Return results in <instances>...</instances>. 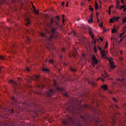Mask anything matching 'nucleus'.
<instances>
[{
	"label": "nucleus",
	"mask_w": 126,
	"mask_h": 126,
	"mask_svg": "<svg viewBox=\"0 0 126 126\" xmlns=\"http://www.w3.org/2000/svg\"><path fill=\"white\" fill-rule=\"evenodd\" d=\"M67 120L63 119L62 120V124L64 126H75L76 125V126H83L81 123L83 121L85 122L87 121V118L82 116L79 117L77 120L74 117L72 118L70 116H67ZM76 123H78L77 125Z\"/></svg>",
	"instance_id": "nucleus-1"
},
{
	"label": "nucleus",
	"mask_w": 126,
	"mask_h": 126,
	"mask_svg": "<svg viewBox=\"0 0 126 126\" xmlns=\"http://www.w3.org/2000/svg\"><path fill=\"white\" fill-rule=\"evenodd\" d=\"M98 60L96 58V56L95 55H93L92 57V63L93 64V66H95L96 64H98Z\"/></svg>",
	"instance_id": "nucleus-2"
},
{
	"label": "nucleus",
	"mask_w": 126,
	"mask_h": 126,
	"mask_svg": "<svg viewBox=\"0 0 126 126\" xmlns=\"http://www.w3.org/2000/svg\"><path fill=\"white\" fill-rule=\"evenodd\" d=\"M98 49L100 51V53L103 59H106V51L102 50V48L98 46Z\"/></svg>",
	"instance_id": "nucleus-3"
},
{
	"label": "nucleus",
	"mask_w": 126,
	"mask_h": 126,
	"mask_svg": "<svg viewBox=\"0 0 126 126\" xmlns=\"http://www.w3.org/2000/svg\"><path fill=\"white\" fill-rule=\"evenodd\" d=\"M113 59L112 58H110L108 59V61L110 63V67L114 69V68H116V66L114 65V61Z\"/></svg>",
	"instance_id": "nucleus-4"
},
{
	"label": "nucleus",
	"mask_w": 126,
	"mask_h": 126,
	"mask_svg": "<svg viewBox=\"0 0 126 126\" xmlns=\"http://www.w3.org/2000/svg\"><path fill=\"white\" fill-rule=\"evenodd\" d=\"M54 94V91L50 90L48 92L45 94V95L47 96V97H51V96H53Z\"/></svg>",
	"instance_id": "nucleus-5"
},
{
	"label": "nucleus",
	"mask_w": 126,
	"mask_h": 126,
	"mask_svg": "<svg viewBox=\"0 0 126 126\" xmlns=\"http://www.w3.org/2000/svg\"><path fill=\"white\" fill-rule=\"evenodd\" d=\"M120 18L119 17H113V18L110 19V23H114V21H117Z\"/></svg>",
	"instance_id": "nucleus-6"
},
{
	"label": "nucleus",
	"mask_w": 126,
	"mask_h": 126,
	"mask_svg": "<svg viewBox=\"0 0 126 126\" xmlns=\"http://www.w3.org/2000/svg\"><path fill=\"white\" fill-rule=\"evenodd\" d=\"M0 109H1V112H7V111H9V109L8 108H6L4 107H0Z\"/></svg>",
	"instance_id": "nucleus-7"
},
{
	"label": "nucleus",
	"mask_w": 126,
	"mask_h": 126,
	"mask_svg": "<svg viewBox=\"0 0 126 126\" xmlns=\"http://www.w3.org/2000/svg\"><path fill=\"white\" fill-rule=\"evenodd\" d=\"M124 81H125L124 78H123L122 79L118 78L117 79V83H119V82H122L123 83V85H125V83H124Z\"/></svg>",
	"instance_id": "nucleus-8"
},
{
	"label": "nucleus",
	"mask_w": 126,
	"mask_h": 126,
	"mask_svg": "<svg viewBox=\"0 0 126 126\" xmlns=\"http://www.w3.org/2000/svg\"><path fill=\"white\" fill-rule=\"evenodd\" d=\"M89 33L90 36L92 37L93 40H94V34H93V32H92V31H91V30H89Z\"/></svg>",
	"instance_id": "nucleus-9"
},
{
	"label": "nucleus",
	"mask_w": 126,
	"mask_h": 126,
	"mask_svg": "<svg viewBox=\"0 0 126 126\" xmlns=\"http://www.w3.org/2000/svg\"><path fill=\"white\" fill-rule=\"evenodd\" d=\"M102 76L103 77H104V78H106L107 77H109V75L106 71H104V74H102Z\"/></svg>",
	"instance_id": "nucleus-10"
},
{
	"label": "nucleus",
	"mask_w": 126,
	"mask_h": 126,
	"mask_svg": "<svg viewBox=\"0 0 126 126\" xmlns=\"http://www.w3.org/2000/svg\"><path fill=\"white\" fill-rule=\"evenodd\" d=\"M54 22H56V21L54 20V19L52 18L50 20V24L49 25V27H52V24H53Z\"/></svg>",
	"instance_id": "nucleus-11"
},
{
	"label": "nucleus",
	"mask_w": 126,
	"mask_h": 126,
	"mask_svg": "<svg viewBox=\"0 0 126 126\" xmlns=\"http://www.w3.org/2000/svg\"><path fill=\"white\" fill-rule=\"evenodd\" d=\"M9 83H12L13 85H14L15 87V85H17V83H16V82H14L12 80H10Z\"/></svg>",
	"instance_id": "nucleus-12"
},
{
	"label": "nucleus",
	"mask_w": 126,
	"mask_h": 126,
	"mask_svg": "<svg viewBox=\"0 0 126 126\" xmlns=\"http://www.w3.org/2000/svg\"><path fill=\"white\" fill-rule=\"evenodd\" d=\"M102 87L104 90H108V86L107 85H103Z\"/></svg>",
	"instance_id": "nucleus-13"
},
{
	"label": "nucleus",
	"mask_w": 126,
	"mask_h": 126,
	"mask_svg": "<svg viewBox=\"0 0 126 126\" xmlns=\"http://www.w3.org/2000/svg\"><path fill=\"white\" fill-rule=\"evenodd\" d=\"M31 23V21H30V20L29 19H27V23L26 24V25L27 26L29 25Z\"/></svg>",
	"instance_id": "nucleus-14"
},
{
	"label": "nucleus",
	"mask_w": 126,
	"mask_h": 126,
	"mask_svg": "<svg viewBox=\"0 0 126 126\" xmlns=\"http://www.w3.org/2000/svg\"><path fill=\"white\" fill-rule=\"evenodd\" d=\"M122 31H124V32L120 34V38H122V36H123V35H124L125 32H126V30H124V28H123Z\"/></svg>",
	"instance_id": "nucleus-15"
},
{
	"label": "nucleus",
	"mask_w": 126,
	"mask_h": 126,
	"mask_svg": "<svg viewBox=\"0 0 126 126\" xmlns=\"http://www.w3.org/2000/svg\"><path fill=\"white\" fill-rule=\"evenodd\" d=\"M33 11H34L35 14H38V11H37V9H36V8L34 6H33Z\"/></svg>",
	"instance_id": "nucleus-16"
},
{
	"label": "nucleus",
	"mask_w": 126,
	"mask_h": 126,
	"mask_svg": "<svg viewBox=\"0 0 126 126\" xmlns=\"http://www.w3.org/2000/svg\"><path fill=\"white\" fill-rule=\"evenodd\" d=\"M54 34H52L48 39L49 41H52V38H54Z\"/></svg>",
	"instance_id": "nucleus-17"
},
{
	"label": "nucleus",
	"mask_w": 126,
	"mask_h": 126,
	"mask_svg": "<svg viewBox=\"0 0 126 126\" xmlns=\"http://www.w3.org/2000/svg\"><path fill=\"white\" fill-rule=\"evenodd\" d=\"M94 6L95 9H96V10H97L98 9V3H97V2H95Z\"/></svg>",
	"instance_id": "nucleus-18"
},
{
	"label": "nucleus",
	"mask_w": 126,
	"mask_h": 126,
	"mask_svg": "<svg viewBox=\"0 0 126 126\" xmlns=\"http://www.w3.org/2000/svg\"><path fill=\"white\" fill-rule=\"evenodd\" d=\"M42 71L47 72V71H49V69H48V68H42Z\"/></svg>",
	"instance_id": "nucleus-19"
},
{
	"label": "nucleus",
	"mask_w": 126,
	"mask_h": 126,
	"mask_svg": "<svg viewBox=\"0 0 126 126\" xmlns=\"http://www.w3.org/2000/svg\"><path fill=\"white\" fill-rule=\"evenodd\" d=\"M33 79L34 80H39V76L38 75L35 76Z\"/></svg>",
	"instance_id": "nucleus-20"
},
{
	"label": "nucleus",
	"mask_w": 126,
	"mask_h": 126,
	"mask_svg": "<svg viewBox=\"0 0 126 126\" xmlns=\"http://www.w3.org/2000/svg\"><path fill=\"white\" fill-rule=\"evenodd\" d=\"M125 7H126L125 5H122L121 6H120L119 7V9H124V8H125Z\"/></svg>",
	"instance_id": "nucleus-21"
},
{
	"label": "nucleus",
	"mask_w": 126,
	"mask_h": 126,
	"mask_svg": "<svg viewBox=\"0 0 126 126\" xmlns=\"http://www.w3.org/2000/svg\"><path fill=\"white\" fill-rule=\"evenodd\" d=\"M51 32L52 33H55V32H56V29H55V28H53L52 29H51Z\"/></svg>",
	"instance_id": "nucleus-22"
},
{
	"label": "nucleus",
	"mask_w": 126,
	"mask_h": 126,
	"mask_svg": "<svg viewBox=\"0 0 126 126\" xmlns=\"http://www.w3.org/2000/svg\"><path fill=\"white\" fill-rule=\"evenodd\" d=\"M70 70H71V71H73V72H75V71H76V69H74V68H72V67H71V68H70Z\"/></svg>",
	"instance_id": "nucleus-23"
},
{
	"label": "nucleus",
	"mask_w": 126,
	"mask_h": 126,
	"mask_svg": "<svg viewBox=\"0 0 126 126\" xmlns=\"http://www.w3.org/2000/svg\"><path fill=\"white\" fill-rule=\"evenodd\" d=\"M88 22H89V23H92V22H93V19L90 18V19L88 20Z\"/></svg>",
	"instance_id": "nucleus-24"
},
{
	"label": "nucleus",
	"mask_w": 126,
	"mask_h": 126,
	"mask_svg": "<svg viewBox=\"0 0 126 126\" xmlns=\"http://www.w3.org/2000/svg\"><path fill=\"white\" fill-rule=\"evenodd\" d=\"M115 32H117V30L116 29V28L112 30V33H115Z\"/></svg>",
	"instance_id": "nucleus-25"
},
{
	"label": "nucleus",
	"mask_w": 126,
	"mask_h": 126,
	"mask_svg": "<svg viewBox=\"0 0 126 126\" xmlns=\"http://www.w3.org/2000/svg\"><path fill=\"white\" fill-rule=\"evenodd\" d=\"M108 48V42H106V44H105V45L104 46V48L105 49H107Z\"/></svg>",
	"instance_id": "nucleus-26"
},
{
	"label": "nucleus",
	"mask_w": 126,
	"mask_h": 126,
	"mask_svg": "<svg viewBox=\"0 0 126 126\" xmlns=\"http://www.w3.org/2000/svg\"><path fill=\"white\" fill-rule=\"evenodd\" d=\"M18 126H24V123H20L18 124Z\"/></svg>",
	"instance_id": "nucleus-27"
},
{
	"label": "nucleus",
	"mask_w": 126,
	"mask_h": 126,
	"mask_svg": "<svg viewBox=\"0 0 126 126\" xmlns=\"http://www.w3.org/2000/svg\"><path fill=\"white\" fill-rule=\"evenodd\" d=\"M49 62L50 63H54V60H52V59H50L49 60Z\"/></svg>",
	"instance_id": "nucleus-28"
},
{
	"label": "nucleus",
	"mask_w": 126,
	"mask_h": 126,
	"mask_svg": "<svg viewBox=\"0 0 126 126\" xmlns=\"http://www.w3.org/2000/svg\"><path fill=\"white\" fill-rule=\"evenodd\" d=\"M89 9H90V10H91V11H93L94 9L93 8H92V7H91V5H90V8H89Z\"/></svg>",
	"instance_id": "nucleus-29"
},
{
	"label": "nucleus",
	"mask_w": 126,
	"mask_h": 126,
	"mask_svg": "<svg viewBox=\"0 0 126 126\" xmlns=\"http://www.w3.org/2000/svg\"><path fill=\"white\" fill-rule=\"evenodd\" d=\"M98 41H99V39H98V38H95V39H94V44H96V42H98Z\"/></svg>",
	"instance_id": "nucleus-30"
},
{
	"label": "nucleus",
	"mask_w": 126,
	"mask_h": 126,
	"mask_svg": "<svg viewBox=\"0 0 126 126\" xmlns=\"http://www.w3.org/2000/svg\"><path fill=\"white\" fill-rule=\"evenodd\" d=\"M0 60H3V61H4L5 57H2V56H0Z\"/></svg>",
	"instance_id": "nucleus-31"
},
{
	"label": "nucleus",
	"mask_w": 126,
	"mask_h": 126,
	"mask_svg": "<svg viewBox=\"0 0 126 126\" xmlns=\"http://www.w3.org/2000/svg\"><path fill=\"white\" fill-rule=\"evenodd\" d=\"M57 90H58L59 91H62L63 90L62 89H61L60 88L57 87L56 88Z\"/></svg>",
	"instance_id": "nucleus-32"
},
{
	"label": "nucleus",
	"mask_w": 126,
	"mask_h": 126,
	"mask_svg": "<svg viewBox=\"0 0 126 126\" xmlns=\"http://www.w3.org/2000/svg\"><path fill=\"white\" fill-rule=\"evenodd\" d=\"M1 2V3H6V0H2Z\"/></svg>",
	"instance_id": "nucleus-33"
},
{
	"label": "nucleus",
	"mask_w": 126,
	"mask_h": 126,
	"mask_svg": "<svg viewBox=\"0 0 126 126\" xmlns=\"http://www.w3.org/2000/svg\"><path fill=\"white\" fill-rule=\"evenodd\" d=\"M126 17L123 19V24H124V23H126Z\"/></svg>",
	"instance_id": "nucleus-34"
},
{
	"label": "nucleus",
	"mask_w": 126,
	"mask_h": 126,
	"mask_svg": "<svg viewBox=\"0 0 126 126\" xmlns=\"http://www.w3.org/2000/svg\"><path fill=\"white\" fill-rule=\"evenodd\" d=\"M37 87H38V88H41V87L42 89H43L44 88V86H41L40 85H38Z\"/></svg>",
	"instance_id": "nucleus-35"
},
{
	"label": "nucleus",
	"mask_w": 126,
	"mask_h": 126,
	"mask_svg": "<svg viewBox=\"0 0 126 126\" xmlns=\"http://www.w3.org/2000/svg\"><path fill=\"white\" fill-rule=\"evenodd\" d=\"M63 18L62 20V22H63V23H64V18H63V17H64V15H63Z\"/></svg>",
	"instance_id": "nucleus-36"
},
{
	"label": "nucleus",
	"mask_w": 126,
	"mask_h": 126,
	"mask_svg": "<svg viewBox=\"0 0 126 126\" xmlns=\"http://www.w3.org/2000/svg\"><path fill=\"white\" fill-rule=\"evenodd\" d=\"M94 53H97V48L96 47H94Z\"/></svg>",
	"instance_id": "nucleus-37"
},
{
	"label": "nucleus",
	"mask_w": 126,
	"mask_h": 126,
	"mask_svg": "<svg viewBox=\"0 0 126 126\" xmlns=\"http://www.w3.org/2000/svg\"><path fill=\"white\" fill-rule=\"evenodd\" d=\"M11 99L13 100V101H16V99L14 97V96L12 97Z\"/></svg>",
	"instance_id": "nucleus-38"
},
{
	"label": "nucleus",
	"mask_w": 126,
	"mask_h": 126,
	"mask_svg": "<svg viewBox=\"0 0 126 126\" xmlns=\"http://www.w3.org/2000/svg\"><path fill=\"white\" fill-rule=\"evenodd\" d=\"M100 79H101V80H102V81H105L104 80V79L102 78H98L97 80H100Z\"/></svg>",
	"instance_id": "nucleus-39"
},
{
	"label": "nucleus",
	"mask_w": 126,
	"mask_h": 126,
	"mask_svg": "<svg viewBox=\"0 0 126 126\" xmlns=\"http://www.w3.org/2000/svg\"><path fill=\"white\" fill-rule=\"evenodd\" d=\"M90 18L93 19V13L91 14Z\"/></svg>",
	"instance_id": "nucleus-40"
},
{
	"label": "nucleus",
	"mask_w": 126,
	"mask_h": 126,
	"mask_svg": "<svg viewBox=\"0 0 126 126\" xmlns=\"http://www.w3.org/2000/svg\"><path fill=\"white\" fill-rule=\"evenodd\" d=\"M116 3H117V5H120V1L117 0L116 2Z\"/></svg>",
	"instance_id": "nucleus-41"
},
{
	"label": "nucleus",
	"mask_w": 126,
	"mask_h": 126,
	"mask_svg": "<svg viewBox=\"0 0 126 126\" xmlns=\"http://www.w3.org/2000/svg\"><path fill=\"white\" fill-rule=\"evenodd\" d=\"M41 35L42 36V37H45V36H46V35H45V33H42Z\"/></svg>",
	"instance_id": "nucleus-42"
},
{
	"label": "nucleus",
	"mask_w": 126,
	"mask_h": 126,
	"mask_svg": "<svg viewBox=\"0 0 126 126\" xmlns=\"http://www.w3.org/2000/svg\"><path fill=\"white\" fill-rule=\"evenodd\" d=\"M100 27H103V22L100 24Z\"/></svg>",
	"instance_id": "nucleus-43"
},
{
	"label": "nucleus",
	"mask_w": 126,
	"mask_h": 126,
	"mask_svg": "<svg viewBox=\"0 0 126 126\" xmlns=\"http://www.w3.org/2000/svg\"><path fill=\"white\" fill-rule=\"evenodd\" d=\"M99 40L102 42L103 41V38L99 37Z\"/></svg>",
	"instance_id": "nucleus-44"
},
{
	"label": "nucleus",
	"mask_w": 126,
	"mask_h": 126,
	"mask_svg": "<svg viewBox=\"0 0 126 126\" xmlns=\"http://www.w3.org/2000/svg\"><path fill=\"white\" fill-rule=\"evenodd\" d=\"M124 38H125V36H123V37L120 39V42H122V41H123V39H124Z\"/></svg>",
	"instance_id": "nucleus-45"
},
{
	"label": "nucleus",
	"mask_w": 126,
	"mask_h": 126,
	"mask_svg": "<svg viewBox=\"0 0 126 126\" xmlns=\"http://www.w3.org/2000/svg\"><path fill=\"white\" fill-rule=\"evenodd\" d=\"M113 101H115V102H117V99H116L115 98L113 97Z\"/></svg>",
	"instance_id": "nucleus-46"
},
{
	"label": "nucleus",
	"mask_w": 126,
	"mask_h": 126,
	"mask_svg": "<svg viewBox=\"0 0 126 126\" xmlns=\"http://www.w3.org/2000/svg\"><path fill=\"white\" fill-rule=\"evenodd\" d=\"M82 56V58H85V55L84 54H83Z\"/></svg>",
	"instance_id": "nucleus-47"
},
{
	"label": "nucleus",
	"mask_w": 126,
	"mask_h": 126,
	"mask_svg": "<svg viewBox=\"0 0 126 126\" xmlns=\"http://www.w3.org/2000/svg\"><path fill=\"white\" fill-rule=\"evenodd\" d=\"M96 17H98V16L99 15V13L97 12L96 13Z\"/></svg>",
	"instance_id": "nucleus-48"
},
{
	"label": "nucleus",
	"mask_w": 126,
	"mask_h": 126,
	"mask_svg": "<svg viewBox=\"0 0 126 126\" xmlns=\"http://www.w3.org/2000/svg\"><path fill=\"white\" fill-rule=\"evenodd\" d=\"M117 8H120V5H117Z\"/></svg>",
	"instance_id": "nucleus-49"
},
{
	"label": "nucleus",
	"mask_w": 126,
	"mask_h": 126,
	"mask_svg": "<svg viewBox=\"0 0 126 126\" xmlns=\"http://www.w3.org/2000/svg\"><path fill=\"white\" fill-rule=\"evenodd\" d=\"M88 105H85L84 106V108H88Z\"/></svg>",
	"instance_id": "nucleus-50"
},
{
	"label": "nucleus",
	"mask_w": 126,
	"mask_h": 126,
	"mask_svg": "<svg viewBox=\"0 0 126 126\" xmlns=\"http://www.w3.org/2000/svg\"><path fill=\"white\" fill-rule=\"evenodd\" d=\"M11 114H13V109L12 108V111L10 112Z\"/></svg>",
	"instance_id": "nucleus-51"
},
{
	"label": "nucleus",
	"mask_w": 126,
	"mask_h": 126,
	"mask_svg": "<svg viewBox=\"0 0 126 126\" xmlns=\"http://www.w3.org/2000/svg\"><path fill=\"white\" fill-rule=\"evenodd\" d=\"M120 54L121 55H123V50L120 51Z\"/></svg>",
	"instance_id": "nucleus-52"
},
{
	"label": "nucleus",
	"mask_w": 126,
	"mask_h": 126,
	"mask_svg": "<svg viewBox=\"0 0 126 126\" xmlns=\"http://www.w3.org/2000/svg\"><path fill=\"white\" fill-rule=\"evenodd\" d=\"M109 12H111V7L109 8Z\"/></svg>",
	"instance_id": "nucleus-53"
},
{
	"label": "nucleus",
	"mask_w": 126,
	"mask_h": 126,
	"mask_svg": "<svg viewBox=\"0 0 126 126\" xmlns=\"http://www.w3.org/2000/svg\"><path fill=\"white\" fill-rule=\"evenodd\" d=\"M56 26H59V23L57 22L56 23Z\"/></svg>",
	"instance_id": "nucleus-54"
},
{
	"label": "nucleus",
	"mask_w": 126,
	"mask_h": 126,
	"mask_svg": "<svg viewBox=\"0 0 126 126\" xmlns=\"http://www.w3.org/2000/svg\"><path fill=\"white\" fill-rule=\"evenodd\" d=\"M64 51H65L64 48H62V52H64Z\"/></svg>",
	"instance_id": "nucleus-55"
},
{
	"label": "nucleus",
	"mask_w": 126,
	"mask_h": 126,
	"mask_svg": "<svg viewBox=\"0 0 126 126\" xmlns=\"http://www.w3.org/2000/svg\"><path fill=\"white\" fill-rule=\"evenodd\" d=\"M66 7L68 6V2H67L66 4Z\"/></svg>",
	"instance_id": "nucleus-56"
},
{
	"label": "nucleus",
	"mask_w": 126,
	"mask_h": 126,
	"mask_svg": "<svg viewBox=\"0 0 126 126\" xmlns=\"http://www.w3.org/2000/svg\"><path fill=\"white\" fill-rule=\"evenodd\" d=\"M96 18H97V22H99V18L97 17Z\"/></svg>",
	"instance_id": "nucleus-57"
},
{
	"label": "nucleus",
	"mask_w": 126,
	"mask_h": 126,
	"mask_svg": "<svg viewBox=\"0 0 126 126\" xmlns=\"http://www.w3.org/2000/svg\"><path fill=\"white\" fill-rule=\"evenodd\" d=\"M27 71H30V69H29V68H27Z\"/></svg>",
	"instance_id": "nucleus-58"
},
{
	"label": "nucleus",
	"mask_w": 126,
	"mask_h": 126,
	"mask_svg": "<svg viewBox=\"0 0 126 126\" xmlns=\"http://www.w3.org/2000/svg\"><path fill=\"white\" fill-rule=\"evenodd\" d=\"M64 96H65V97H67V94H64Z\"/></svg>",
	"instance_id": "nucleus-59"
},
{
	"label": "nucleus",
	"mask_w": 126,
	"mask_h": 126,
	"mask_svg": "<svg viewBox=\"0 0 126 126\" xmlns=\"http://www.w3.org/2000/svg\"><path fill=\"white\" fill-rule=\"evenodd\" d=\"M121 2H122V3H124V0H121Z\"/></svg>",
	"instance_id": "nucleus-60"
},
{
	"label": "nucleus",
	"mask_w": 126,
	"mask_h": 126,
	"mask_svg": "<svg viewBox=\"0 0 126 126\" xmlns=\"http://www.w3.org/2000/svg\"><path fill=\"white\" fill-rule=\"evenodd\" d=\"M124 30H126V27H125L124 28Z\"/></svg>",
	"instance_id": "nucleus-61"
},
{
	"label": "nucleus",
	"mask_w": 126,
	"mask_h": 126,
	"mask_svg": "<svg viewBox=\"0 0 126 126\" xmlns=\"http://www.w3.org/2000/svg\"><path fill=\"white\" fill-rule=\"evenodd\" d=\"M64 3V2H62V5H63V6Z\"/></svg>",
	"instance_id": "nucleus-62"
},
{
	"label": "nucleus",
	"mask_w": 126,
	"mask_h": 126,
	"mask_svg": "<svg viewBox=\"0 0 126 126\" xmlns=\"http://www.w3.org/2000/svg\"><path fill=\"white\" fill-rule=\"evenodd\" d=\"M126 8H124V9L123 10V11L126 12Z\"/></svg>",
	"instance_id": "nucleus-63"
},
{
	"label": "nucleus",
	"mask_w": 126,
	"mask_h": 126,
	"mask_svg": "<svg viewBox=\"0 0 126 126\" xmlns=\"http://www.w3.org/2000/svg\"><path fill=\"white\" fill-rule=\"evenodd\" d=\"M81 5H82V6L83 5V3H81Z\"/></svg>",
	"instance_id": "nucleus-64"
}]
</instances>
